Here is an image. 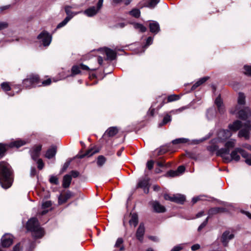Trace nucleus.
Instances as JSON below:
<instances>
[{"label":"nucleus","mask_w":251,"mask_h":251,"mask_svg":"<svg viewBox=\"0 0 251 251\" xmlns=\"http://www.w3.org/2000/svg\"><path fill=\"white\" fill-rule=\"evenodd\" d=\"M12 183V172L10 166L7 163L0 162V183L1 186L7 189L9 188Z\"/></svg>","instance_id":"obj_1"},{"label":"nucleus","mask_w":251,"mask_h":251,"mask_svg":"<svg viewBox=\"0 0 251 251\" xmlns=\"http://www.w3.org/2000/svg\"><path fill=\"white\" fill-rule=\"evenodd\" d=\"M236 144L235 139H230L227 141L225 145V148H222L218 150L219 147L216 145H212L208 147V150L211 151H217V155L221 156L225 161L228 162L230 161V158L226 156L229 153L230 149L233 148Z\"/></svg>","instance_id":"obj_2"},{"label":"nucleus","mask_w":251,"mask_h":251,"mask_svg":"<svg viewBox=\"0 0 251 251\" xmlns=\"http://www.w3.org/2000/svg\"><path fill=\"white\" fill-rule=\"evenodd\" d=\"M245 103V96L242 93H239L238 98V104L234 111H232L233 113L238 114L239 118L242 120H246L248 117L251 116V111L250 108L246 107L244 109L239 110L240 106H243Z\"/></svg>","instance_id":"obj_3"},{"label":"nucleus","mask_w":251,"mask_h":251,"mask_svg":"<svg viewBox=\"0 0 251 251\" xmlns=\"http://www.w3.org/2000/svg\"><path fill=\"white\" fill-rule=\"evenodd\" d=\"M51 82V81L50 78L41 82L38 75H31L28 78L24 80L23 84L26 88H29L36 86H47L50 85Z\"/></svg>","instance_id":"obj_4"},{"label":"nucleus","mask_w":251,"mask_h":251,"mask_svg":"<svg viewBox=\"0 0 251 251\" xmlns=\"http://www.w3.org/2000/svg\"><path fill=\"white\" fill-rule=\"evenodd\" d=\"M26 228L32 232L35 238H41L44 234V231L39 224L38 221L36 218H32L27 222Z\"/></svg>","instance_id":"obj_5"},{"label":"nucleus","mask_w":251,"mask_h":251,"mask_svg":"<svg viewBox=\"0 0 251 251\" xmlns=\"http://www.w3.org/2000/svg\"><path fill=\"white\" fill-rule=\"evenodd\" d=\"M26 142L22 140H17L13 142H11L9 145L3 144L0 143V156H2L4 155V152L6 151L8 147L13 148L16 147L19 148L24 145H25Z\"/></svg>","instance_id":"obj_6"},{"label":"nucleus","mask_w":251,"mask_h":251,"mask_svg":"<svg viewBox=\"0 0 251 251\" xmlns=\"http://www.w3.org/2000/svg\"><path fill=\"white\" fill-rule=\"evenodd\" d=\"M251 131V122L246 123L242 127L238 133L239 137H244L246 140H249L250 138V131Z\"/></svg>","instance_id":"obj_7"},{"label":"nucleus","mask_w":251,"mask_h":251,"mask_svg":"<svg viewBox=\"0 0 251 251\" xmlns=\"http://www.w3.org/2000/svg\"><path fill=\"white\" fill-rule=\"evenodd\" d=\"M103 0H99L97 7L92 6L86 9L84 13L88 17H93L96 15L101 9L103 5Z\"/></svg>","instance_id":"obj_8"},{"label":"nucleus","mask_w":251,"mask_h":251,"mask_svg":"<svg viewBox=\"0 0 251 251\" xmlns=\"http://www.w3.org/2000/svg\"><path fill=\"white\" fill-rule=\"evenodd\" d=\"M238 153L241 154V155L243 157H246L248 156V153L245 151L244 150L242 149L241 148H235L230 154L231 158H230V161L231 160H234L236 161H238L240 160V157Z\"/></svg>","instance_id":"obj_9"},{"label":"nucleus","mask_w":251,"mask_h":251,"mask_svg":"<svg viewBox=\"0 0 251 251\" xmlns=\"http://www.w3.org/2000/svg\"><path fill=\"white\" fill-rule=\"evenodd\" d=\"M38 39L40 40L44 46H49L51 40L50 35L46 31L42 32L38 36Z\"/></svg>","instance_id":"obj_10"},{"label":"nucleus","mask_w":251,"mask_h":251,"mask_svg":"<svg viewBox=\"0 0 251 251\" xmlns=\"http://www.w3.org/2000/svg\"><path fill=\"white\" fill-rule=\"evenodd\" d=\"M233 238L234 235L232 233L228 231H226L223 233L221 237V241L224 246L226 247L229 240Z\"/></svg>","instance_id":"obj_11"},{"label":"nucleus","mask_w":251,"mask_h":251,"mask_svg":"<svg viewBox=\"0 0 251 251\" xmlns=\"http://www.w3.org/2000/svg\"><path fill=\"white\" fill-rule=\"evenodd\" d=\"M86 70V71H96L97 68L90 69L88 66L84 64H80L78 66H74L72 68V73L74 75H75L80 73V69Z\"/></svg>","instance_id":"obj_12"},{"label":"nucleus","mask_w":251,"mask_h":251,"mask_svg":"<svg viewBox=\"0 0 251 251\" xmlns=\"http://www.w3.org/2000/svg\"><path fill=\"white\" fill-rule=\"evenodd\" d=\"M232 133L230 130L228 129H222L218 132V140H221V141H224L230 137Z\"/></svg>","instance_id":"obj_13"},{"label":"nucleus","mask_w":251,"mask_h":251,"mask_svg":"<svg viewBox=\"0 0 251 251\" xmlns=\"http://www.w3.org/2000/svg\"><path fill=\"white\" fill-rule=\"evenodd\" d=\"M12 242L13 237L10 234H5L1 239V245L3 247H9L12 244Z\"/></svg>","instance_id":"obj_14"},{"label":"nucleus","mask_w":251,"mask_h":251,"mask_svg":"<svg viewBox=\"0 0 251 251\" xmlns=\"http://www.w3.org/2000/svg\"><path fill=\"white\" fill-rule=\"evenodd\" d=\"M149 28L150 31L154 34L157 33L160 30V26L159 24L154 21H151L150 22Z\"/></svg>","instance_id":"obj_15"},{"label":"nucleus","mask_w":251,"mask_h":251,"mask_svg":"<svg viewBox=\"0 0 251 251\" xmlns=\"http://www.w3.org/2000/svg\"><path fill=\"white\" fill-rule=\"evenodd\" d=\"M42 149L41 145H37L34 147L31 150V156L33 159L36 160L39 156L40 151Z\"/></svg>","instance_id":"obj_16"},{"label":"nucleus","mask_w":251,"mask_h":251,"mask_svg":"<svg viewBox=\"0 0 251 251\" xmlns=\"http://www.w3.org/2000/svg\"><path fill=\"white\" fill-rule=\"evenodd\" d=\"M72 196L73 194L70 191H67L65 193L61 194L58 198V202L60 204L65 203Z\"/></svg>","instance_id":"obj_17"},{"label":"nucleus","mask_w":251,"mask_h":251,"mask_svg":"<svg viewBox=\"0 0 251 251\" xmlns=\"http://www.w3.org/2000/svg\"><path fill=\"white\" fill-rule=\"evenodd\" d=\"M51 205L52 203L50 201H46L44 202L42 204V209L43 210L41 212H39V214L41 215L46 214L50 209Z\"/></svg>","instance_id":"obj_18"},{"label":"nucleus","mask_w":251,"mask_h":251,"mask_svg":"<svg viewBox=\"0 0 251 251\" xmlns=\"http://www.w3.org/2000/svg\"><path fill=\"white\" fill-rule=\"evenodd\" d=\"M145 233V227L143 224H140L136 232V237L138 240L142 242Z\"/></svg>","instance_id":"obj_19"},{"label":"nucleus","mask_w":251,"mask_h":251,"mask_svg":"<svg viewBox=\"0 0 251 251\" xmlns=\"http://www.w3.org/2000/svg\"><path fill=\"white\" fill-rule=\"evenodd\" d=\"M107 56L108 59L113 60L116 57V52L112 50L107 48H104L102 49Z\"/></svg>","instance_id":"obj_20"},{"label":"nucleus","mask_w":251,"mask_h":251,"mask_svg":"<svg viewBox=\"0 0 251 251\" xmlns=\"http://www.w3.org/2000/svg\"><path fill=\"white\" fill-rule=\"evenodd\" d=\"M243 125H244L242 124L241 122L237 120L233 122L232 124L229 125L228 128L231 132V131H236L239 129L240 128H242Z\"/></svg>","instance_id":"obj_21"},{"label":"nucleus","mask_w":251,"mask_h":251,"mask_svg":"<svg viewBox=\"0 0 251 251\" xmlns=\"http://www.w3.org/2000/svg\"><path fill=\"white\" fill-rule=\"evenodd\" d=\"M215 104L217 107L219 112L221 114L225 111V108L223 103L222 100L220 96H219L215 100Z\"/></svg>","instance_id":"obj_22"},{"label":"nucleus","mask_w":251,"mask_h":251,"mask_svg":"<svg viewBox=\"0 0 251 251\" xmlns=\"http://www.w3.org/2000/svg\"><path fill=\"white\" fill-rule=\"evenodd\" d=\"M73 7L70 5H66L64 7V10L66 14H67L66 18H69V20H71L74 16L78 14L80 12H75L71 11V9Z\"/></svg>","instance_id":"obj_23"},{"label":"nucleus","mask_w":251,"mask_h":251,"mask_svg":"<svg viewBox=\"0 0 251 251\" xmlns=\"http://www.w3.org/2000/svg\"><path fill=\"white\" fill-rule=\"evenodd\" d=\"M152 207L156 212L160 213V212H164L165 211V208L163 205H161L157 201H153L152 203Z\"/></svg>","instance_id":"obj_24"},{"label":"nucleus","mask_w":251,"mask_h":251,"mask_svg":"<svg viewBox=\"0 0 251 251\" xmlns=\"http://www.w3.org/2000/svg\"><path fill=\"white\" fill-rule=\"evenodd\" d=\"M56 153V148L55 146H52L48 150L45 154V156L48 159H50L55 155Z\"/></svg>","instance_id":"obj_25"},{"label":"nucleus","mask_w":251,"mask_h":251,"mask_svg":"<svg viewBox=\"0 0 251 251\" xmlns=\"http://www.w3.org/2000/svg\"><path fill=\"white\" fill-rule=\"evenodd\" d=\"M72 181V176L69 175H66L64 176L63 179L62 186L64 188L69 187Z\"/></svg>","instance_id":"obj_26"},{"label":"nucleus","mask_w":251,"mask_h":251,"mask_svg":"<svg viewBox=\"0 0 251 251\" xmlns=\"http://www.w3.org/2000/svg\"><path fill=\"white\" fill-rule=\"evenodd\" d=\"M148 185H149V179L148 178H144L142 179H141L139 181L137 186L138 187L146 189L147 188V192L149 191V188H148Z\"/></svg>","instance_id":"obj_27"},{"label":"nucleus","mask_w":251,"mask_h":251,"mask_svg":"<svg viewBox=\"0 0 251 251\" xmlns=\"http://www.w3.org/2000/svg\"><path fill=\"white\" fill-rule=\"evenodd\" d=\"M118 132V129L116 127H110L105 132V135L113 137Z\"/></svg>","instance_id":"obj_28"},{"label":"nucleus","mask_w":251,"mask_h":251,"mask_svg":"<svg viewBox=\"0 0 251 251\" xmlns=\"http://www.w3.org/2000/svg\"><path fill=\"white\" fill-rule=\"evenodd\" d=\"M159 0H151L147 3L144 1V3L143 4H141L140 6H146L152 8H154L155 6V5L159 2Z\"/></svg>","instance_id":"obj_29"},{"label":"nucleus","mask_w":251,"mask_h":251,"mask_svg":"<svg viewBox=\"0 0 251 251\" xmlns=\"http://www.w3.org/2000/svg\"><path fill=\"white\" fill-rule=\"evenodd\" d=\"M174 202L178 203H182L185 201V197L179 194L174 195Z\"/></svg>","instance_id":"obj_30"},{"label":"nucleus","mask_w":251,"mask_h":251,"mask_svg":"<svg viewBox=\"0 0 251 251\" xmlns=\"http://www.w3.org/2000/svg\"><path fill=\"white\" fill-rule=\"evenodd\" d=\"M129 224L135 227L138 223V215L136 213H133L131 215V219L129 220Z\"/></svg>","instance_id":"obj_31"},{"label":"nucleus","mask_w":251,"mask_h":251,"mask_svg":"<svg viewBox=\"0 0 251 251\" xmlns=\"http://www.w3.org/2000/svg\"><path fill=\"white\" fill-rule=\"evenodd\" d=\"M209 78L208 77H204L200 79L197 82H196L192 87V90H195L198 87L204 83Z\"/></svg>","instance_id":"obj_32"},{"label":"nucleus","mask_w":251,"mask_h":251,"mask_svg":"<svg viewBox=\"0 0 251 251\" xmlns=\"http://www.w3.org/2000/svg\"><path fill=\"white\" fill-rule=\"evenodd\" d=\"M98 152V151L96 150V149H94L93 148H91L89 150H88L85 153V154H83L82 155H81L80 156V158H82V157H83L84 156H91L92 155H93V154H94L95 153H97Z\"/></svg>","instance_id":"obj_33"},{"label":"nucleus","mask_w":251,"mask_h":251,"mask_svg":"<svg viewBox=\"0 0 251 251\" xmlns=\"http://www.w3.org/2000/svg\"><path fill=\"white\" fill-rule=\"evenodd\" d=\"M134 27L135 29H138L142 32H144L146 31L147 28L141 24L136 23L134 25Z\"/></svg>","instance_id":"obj_34"},{"label":"nucleus","mask_w":251,"mask_h":251,"mask_svg":"<svg viewBox=\"0 0 251 251\" xmlns=\"http://www.w3.org/2000/svg\"><path fill=\"white\" fill-rule=\"evenodd\" d=\"M129 14L135 18H138L140 16V11L138 9L135 8L130 11Z\"/></svg>","instance_id":"obj_35"},{"label":"nucleus","mask_w":251,"mask_h":251,"mask_svg":"<svg viewBox=\"0 0 251 251\" xmlns=\"http://www.w3.org/2000/svg\"><path fill=\"white\" fill-rule=\"evenodd\" d=\"M180 99V96L177 95H171L168 97L167 101L168 102H172L175 100H178Z\"/></svg>","instance_id":"obj_36"},{"label":"nucleus","mask_w":251,"mask_h":251,"mask_svg":"<svg viewBox=\"0 0 251 251\" xmlns=\"http://www.w3.org/2000/svg\"><path fill=\"white\" fill-rule=\"evenodd\" d=\"M106 158L102 155H100L98 158L97 164L99 166H102L105 162Z\"/></svg>","instance_id":"obj_37"},{"label":"nucleus","mask_w":251,"mask_h":251,"mask_svg":"<svg viewBox=\"0 0 251 251\" xmlns=\"http://www.w3.org/2000/svg\"><path fill=\"white\" fill-rule=\"evenodd\" d=\"M223 208H213L209 210V214H214L219 212H223Z\"/></svg>","instance_id":"obj_38"},{"label":"nucleus","mask_w":251,"mask_h":251,"mask_svg":"<svg viewBox=\"0 0 251 251\" xmlns=\"http://www.w3.org/2000/svg\"><path fill=\"white\" fill-rule=\"evenodd\" d=\"M123 242V240L122 238H119L117 239L116 244H115V247H120V251H122L124 250V247L123 246H121L122 243Z\"/></svg>","instance_id":"obj_39"},{"label":"nucleus","mask_w":251,"mask_h":251,"mask_svg":"<svg viewBox=\"0 0 251 251\" xmlns=\"http://www.w3.org/2000/svg\"><path fill=\"white\" fill-rule=\"evenodd\" d=\"M187 139L186 138H178L172 141L173 144H178L180 143H186Z\"/></svg>","instance_id":"obj_40"},{"label":"nucleus","mask_w":251,"mask_h":251,"mask_svg":"<svg viewBox=\"0 0 251 251\" xmlns=\"http://www.w3.org/2000/svg\"><path fill=\"white\" fill-rule=\"evenodd\" d=\"M1 88L4 91H8L10 90V86L9 83L8 82H3L1 84Z\"/></svg>","instance_id":"obj_41"},{"label":"nucleus","mask_w":251,"mask_h":251,"mask_svg":"<svg viewBox=\"0 0 251 251\" xmlns=\"http://www.w3.org/2000/svg\"><path fill=\"white\" fill-rule=\"evenodd\" d=\"M69 18H65V19L61 23H60L57 26V28H60L65 26L70 21Z\"/></svg>","instance_id":"obj_42"},{"label":"nucleus","mask_w":251,"mask_h":251,"mask_svg":"<svg viewBox=\"0 0 251 251\" xmlns=\"http://www.w3.org/2000/svg\"><path fill=\"white\" fill-rule=\"evenodd\" d=\"M245 74L251 76V67L248 65L244 66Z\"/></svg>","instance_id":"obj_43"},{"label":"nucleus","mask_w":251,"mask_h":251,"mask_svg":"<svg viewBox=\"0 0 251 251\" xmlns=\"http://www.w3.org/2000/svg\"><path fill=\"white\" fill-rule=\"evenodd\" d=\"M50 182L54 184H58V178L55 176H51L50 178Z\"/></svg>","instance_id":"obj_44"},{"label":"nucleus","mask_w":251,"mask_h":251,"mask_svg":"<svg viewBox=\"0 0 251 251\" xmlns=\"http://www.w3.org/2000/svg\"><path fill=\"white\" fill-rule=\"evenodd\" d=\"M209 216L206 218V219L204 220V221L198 227V231H200L203 228H204L207 224L208 220L209 219Z\"/></svg>","instance_id":"obj_45"},{"label":"nucleus","mask_w":251,"mask_h":251,"mask_svg":"<svg viewBox=\"0 0 251 251\" xmlns=\"http://www.w3.org/2000/svg\"><path fill=\"white\" fill-rule=\"evenodd\" d=\"M167 175L168 176H171V177H174V176H179L178 173H177L176 170V171H172V170L170 171L167 173Z\"/></svg>","instance_id":"obj_46"},{"label":"nucleus","mask_w":251,"mask_h":251,"mask_svg":"<svg viewBox=\"0 0 251 251\" xmlns=\"http://www.w3.org/2000/svg\"><path fill=\"white\" fill-rule=\"evenodd\" d=\"M8 26V24L5 22H0V30L5 29Z\"/></svg>","instance_id":"obj_47"},{"label":"nucleus","mask_w":251,"mask_h":251,"mask_svg":"<svg viewBox=\"0 0 251 251\" xmlns=\"http://www.w3.org/2000/svg\"><path fill=\"white\" fill-rule=\"evenodd\" d=\"M171 117L170 115H166L163 119V125L166 124L169 122L171 121Z\"/></svg>","instance_id":"obj_48"},{"label":"nucleus","mask_w":251,"mask_h":251,"mask_svg":"<svg viewBox=\"0 0 251 251\" xmlns=\"http://www.w3.org/2000/svg\"><path fill=\"white\" fill-rule=\"evenodd\" d=\"M38 168L41 170L44 168V164L41 159H39L37 160Z\"/></svg>","instance_id":"obj_49"},{"label":"nucleus","mask_w":251,"mask_h":251,"mask_svg":"<svg viewBox=\"0 0 251 251\" xmlns=\"http://www.w3.org/2000/svg\"><path fill=\"white\" fill-rule=\"evenodd\" d=\"M164 198L166 200H169L171 201L174 202V195L170 196L169 194H165L164 196Z\"/></svg>","instance_id":"obj_50"},{"label":"nucleus","mask_w":251,"mask_h":251,"mask_svg":"<svg viewBox=\"0 0 251 251\" xmlns=\"http://www.w3.org/2000/svg\"><path fill=\"white\" fill-rule=\"evenodd\" d=\"M214 114V110L213 108L209 109L207 112V117L208 119L211 118L212 115Z\"/></svg>","instance_id":"obj_51"},{"label":"nucleus","mask_w":251,"mask_h":251,"mask_svg":"<svg viewBox=\"0 0 251 251\" xmlns=\"http://www.w3.org/2000/svg\"><path fill=\"white\" fill-rule=\"evenodd\" d=\"M185 171V167L183 166H180L178 167L176 171L178 175L183 173Z\"/></svg>","instance_id":"obj_52"},{"label":"nucleus","mask_w":251,"mask_h":251,"mask_svg":"<svg viewBox=\"0 0 251 251\" xmlns=\"http://www.w3.org/2000/svg\"><path fill=\"white\" fill-rule=\"evenodd\" d=\"M154 162L152 160L148 161L147 163V167L149 170H151L153 167Z\"/></svg>","instance_id":"obj_53"},{"label":"nucleus","mask_w":251,"mask_h":251,"mask_svg":"<svg viewBox=\"0 0 251 251\" xmlns=\"http://www.w3.org/2000/svg\"><path fill=\"white\" fill-rule=\"evenodd\" d=\"M183 248V247L181 245H179L178 246H176L175 247H174L171 251H179L181 250H182Z\"/></svg>","instance_id":"obj_54"},{"label":"nucleus","mask_w":251,"mask_h":251,"mask_svg":"<svg viewBox=\"0 0 251 251\" xmlns=\"http://www.w3.org/2000/svg\"><path fill=\"white\" fill-rule=\"evenodd\" d=\"M245 158H246V163L249 165H251V155H249L248 154L247 157Z\"/></svg>","instance_id":"obj_55"},{"label":"nucleus","mask_w":251,"mask_h":251,"mask_svg":"<svg viewBox=\"0 0 251 251\" xmlns=\"http://www.w3.org/2000/svg\"><path fill=\"white\" fill-rule=\"evenodd\" d=\"M153 41V38L151 37H149L146 41V46H149V45H151Z\"/></svg>","instance_id":"obj_56"},{"label":"nucleus","mask_w":251,"mask_h":251,"mask_svg":"<svg viewBox=\"0 0 251 251\" xmlns=\"http://www.w3.org/2000/svg\"><path fill=\"white\" fill-rule=\"evenodd\" d=\"M13 251H22L20 243L17 244L14 247Z\"/></svg>","instance_id":"obj_57"},{"label":"nucleus","mask_w":251,"mask_h":251,"mask_svg":"<svg viewBox=\"0 0 251 251\" xmlns=\"http://www.w3.org/2000/svg\"><path fill=\"white\" fill-rule=\"evenodd\" d=\"M200 248V245L199 244H195L191 247L192 251H196Z\"/></svg>","instance_id":"obj_58"},{"label":"nucleus","mask_w":251,"mask_h":251,"mask_svg":"<svg viewBox=\"0 0 251 251\" xmlns=\"http://www.w3.org/2000/svg\"><path fill=\"white\" fill-rule=\"evenodd\" d=\"M36 174V171L34 167H32L30 170V175L32 176H34Z\"/></svg>","instance_id":"obj_59"},{"label":"nucleus","mask_w":251,"mask_h":251,"mask_svg":"<svg viewBox=\"0 0 251 251\" xmlns=\"http://www.w3.org/2000/svg\"><path fill=\"white\" fill-rule=\"evenodd\" d=\"M201 200V196L193 198L192 199V202L193 203L197 202L198 201Z\"/></svg>","instance_id":"obj_60"},{"label":"nucleus","mask_w":251,"mask_h":251,"mask_svg":"<svg viewBox=\"0 0 251 251\" xmlns=\"http://www.w3.org/2000/svg\"><path fill=\"white\" fill-rule=\"evenodd\" d=\"M78 175L79 173L76 171H73L71 172V176L74 177H76L77 176H78Z\"/></svg>","instance_id":"obj_61"},{"label":"nucleus","mask_w":251,"mask_h":251,"mask_svg":"<svg viewBox=\"0 0 251 251\" xmlns=\"http://www.w3.org/2000/svg\"><path fill=\"white\" fill-rule=\"evenodd\" d=\"M203 215H204V212L203 211H201V212L198 213L197 214L196 217L197 218H199V217H201Z\"/></svg>","instance_id":"obj_62"},{"label":"nucleus","mask_w":251,"mask_h":251,"mask_svg":"<svg viewBox=\"0 0 251 251\" xmlns=\"http://www.w3.org/2000/svg\"><path fill=\"white\" fill-rule=\"evenodd\" d=\"M98 61L100 65H101L103 62V59L101 57L99 56L98 58Z\"/></svg>","instance_id":"obj_63"},{"label":"nucleus","mask_w":251,"mask_h":251,"mask_svg":"<svg viewBox=\"0 0 251 251\" xmlns=\"http://www.w3.org/2000/svg\"><path fill=\"white\" fill-rule=\"evenodd\" d=\"M132 0H123V2L126 5H128L131 1Z\"/></svg>","instance_id":"obj_64"}]
</instances>
